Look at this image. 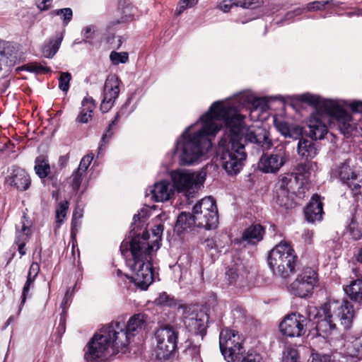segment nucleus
I'll return each mask as SVG.
<instances>
[{"label": "nucleus", "mask_w": 362, "mask_h": 362, "mask_svg": "<svg viewBox=\"0 0 362 362\" xmlns=\"http://www.w3.org/2000/svg\"><path fill=\"white\" fill-rule=\"evenodd\" d=\"M235 118L240 119L243 131L238 132L246 144H250L257 153L270 149L273 145L269 133L262 127L250 129L244 123L245 116L239 114L230 106L220 102L214 103L201 118L185 129L177 139L175 153L181 165H192L197 162L211 147V136H214L224 123L228 128V122Z\"/></svg>", "instance_id": "1"}, {"label": "nucleus", "mask_w": 362, "mask_h": 362, "mask_svg": "<svg viewBox=\"0 0 362 362\" xmlns=\"http://www.w3.org/2000/svg\"><path fill=\"white\" fill-rule=\"evenodd\" d=\"M127 337L117 324H108L95 334L85 349L88 362L107 359L118 353L127 352Z\"/></svg>", "instance_id": "2"}, {"label": "nucleus", "mask_w": 362, "mask_h": 362, "mask_svg": "<svg viewBox=\"0 0 362 362\" xmlns=\"http://www.w3.org/2000/svg\"><path fill=\"white\" fill-rule=\"evenodd\" d=\"M227 132L218 143V154L223 168L228 175H237L244 165L247 154L238 132L243 131L240 119L228 122Z\"/></svg>", "instance_id": "3"}, {"label": "nucleus", "mask_w": 362, "mask_h": 362, "mask_svg": "<svg viewBox=\"0 0 362 362\" xmlns=\"http://www.w3.org/2000/svg\"><path fill=\"white\" fill-rule=\"evenodd\" d=\"M148 238L145 233L142 238L134 236L130 242V251L132 259L128 263L131 269L135 272L131 280L142 290H146L153 281L151 253L153 246L146 241Z\"/></svg>", "instance_id": "4"}, {"label": "nucleus", "mask_w": 362, "mask_h": 362, "mask_svg": "<svg viewBox=\"0 0 362 362\" xmlns=\"http://www.w3.org/2000/svg\"><path fill=\"white\" fill-rule=\"evenodd\" d=\"M297 98L302 102L318 106L328 115L337 119L339 130L345 136L348 137L355 129L351 116L343 109L338 101L324 99L310 93L301 94Z\"/></svg>", "instance_id": "5"}, {"label": "nucleus", "mask_w": 362, "mask_h": 362, "mask_svg": "<svg viewBox=\"0 0 362 362\" xmlns=\"http://www.w3.org/2000/svg\"><path fill=\"white\" fill-rule=\"evenodd\" d=\"M298 257L291 245L281 241L269 252L268 264L273 274L286 279L295 272Z\"/></svg>", "instance_id": "6"}, {"label": "nucleus", "mask_w": 362, "mask_h": 362, "mask_svg": "<svg viewBox=\"0 0 362 362\" xmlns=\"http://www.w3.org/2000/svg\"><path fill=\"white\" fill-rule=\"evenodd\" d=\"M171 179L174 189L178 192H185L187 197H192L204 184L206 180V173L199 172L194 173L190 170L178 169L171 172Z\"/></svg>", "instance_id": "7"}, {"label": "nucleus", "mask_w": 362, "mask_h": 362, "mask_svg": "<svg viewBox=\"0 0 362 362\" xmlns=\"http://www.w3.org/2000/svg\"><path fill=\"white\" fill-rule=\"evenodd\" d=\"M243 339L239 333L230 329H223L219 335V346L222 355L228 362H235L245 352Z\"/></svg>", "instance_id": "8"}, {"label": "nucleus", "mask_w": 362, "mask_h": 362, "mask_svg": "<svg viewBox=\"0 0 362 362\" xmlns=\"http://www.w3.org/2000/svg\"><path fill=\"white\" fill-rule=\"evenodd\" d=\"M177 331L170 325L160 327L156 331L155 354L158 360L169 359L177 348Z\"/></svg>", "instance_id": "9"}, {"label": "nucleus", "mask_w": 362, "mask_h": 362, "mask_svg": "<svg viewBox=\"0 0 362 362\" xmlns=\"http://www.w3.org/2000/svg\"><path fill=\"white\" fill-rule=\"evenodd\" d=\"M317 283V275L311 268L305 269L292 282L290 291L296 296L306 298L310 296Z\"/></svg>", "instance_id": "10"}, {"label": "nucleus", "mask_w": 362, "mask_h": 362, "mask_svg": "<svg viewBox=\"0 0 362 362\" xmlns=\"http://www.w3.org/2000/svg\"><path fill=\"white\" fill-rule=\"evenodd\" d=\"M308 320L300 314L292 313L285 317L279 325L281 332L288 337H299L306 332Z\"/></svg>", "instance_id": "11"}, {"label": "nucleus", "mask_w": 362, "mask_h": 362, "mask_svg": "<svg viewBox=\"0 0 362 362\" xmlns=\"http://www.w3.org/2000/svg\"><path fill=\"white\" fill-rule=\"evenodd\" d=\"M208 315L194 307H185L183 322L186 327L196 334L203 335L206 332Z\"/></svg>", "instance_id": "12"}, {"label": "nucleus", "mask_w": 362, "mask_h": 362, "mask_svg": "<svg viewBox=\"0 0 362 362\" xmlns=\"http://www.w3.org/2000/svg\"><path fill=\"white\" fill-rule=\"evenodd\" d=\"M286 161V150L284 147L276 148L272 153H264L258 163V168L264 173H276Z\"/></svg>", "instance_id": "13"}, {"label": "nucleus", "mask_w": 362, "mask_h": 362, "mask_svg": "<svg viewBox=\"0 0 362 362\" xmlns=\"http://www.w3.org/2000/svg\"><path fill=\"white\" fill-rule=\"evenodd\" d=\"M148 317L144 313L134 314L132 316L125 326L119 322H112L110 324H117L122 328V331L127 337V351L131 337L135 336L144 331L147 327Z\"/></svg>", "instance_id": "14"}, {"label": "nucleus", "mask_w": 362, "mask_h": 362, "mask_svg": "<svg viewBox=\"0 0 362 362\" xmlns=\"http://www.w3.org/2000/svg\"><path fill=\"white\" fill-rule=\"evenodd\" d=\"M332 175L334 177H338L346 184L354 194L359 193L361 181L358 180V175L352 170L347 162L341 163L334 169Z\"/></svg>", "instance_id": "15"}, {"label": "nucleus", "mask_w": 362, "mask_h": 362, "mask_svg": "<svg viewBox=\"0 0 362 362\" xmlns=\"http://www.w3.org/2000/svg\"><path fill=\"white\" fill-rule=\"evenodd\" d=\"M119 83V79L115 76H111L107 78L104 86L103 98L100 105V110L103 112H108L118 98Z\"/></svg>", "instance_id": "16"}, {"label": "nucleus", "mask_w": 362, "mask_h": 362, "mask_svg": "<svg viewBox=\"0 0 362 362\" xmlns=\"http://www.w3.org/2000/svg\"><path fill=\"white\" fill-rule=\"evenodd\" d=\"M329 304H336V310H333L339 318L341 325L344 329H349L352 326L354 319L356 316V310L352 304L347 300L339 302H330Z\"/></svg>", "instance_id": "17"}, {"label": "nucleus", "mask_w": 362, "mask_h": 362, "mask_svg": "<svg viewBox=\"0 0 362 362\" xmlns=\"http://www.w3.org/2000/svg\"><path fill=\"white\" fill-rule=\"evenodd\" d=\"M336 304L325 305L322 309L324 316H320L317 322L316 329L320 336L325 337L331 334L336 328V325L332 319V310H336Z\"/></svg>", "instance_id": "18"}, {"label": "nucleus", "mask_w": 362, "mask_h": 362, "mask_svg": "<svg viewBox=\"0 0 362 362\" xmlns=\"http://www.w3.org/2000/svg\"><path fill=\"white\" fill-rule=\"evenodd\" d=\"M173 194L174 187L170 182L167 180L156 182L150 189L151 199L158 202H163L170 199ZM146 196H149V194H146Z\"/></svg>", "instance_id": "19"}, {"label": "nucleus", "mask_w": 362, "mask_h": 362, "mask_svg": "<svg viewBox=\"0 0 362 362\" xmlns=\"http://www.w3.org/2000/svg\"><path fill=\"white\" fill-rule=\"evenodd\" d=\"M192 212L194 215L207 214L211 218V224L218 219L216 200L211 197H204L198 202L193 207Z\"/></svg>", "instance_id": "20"}, {"label": "nucleus", "mask_w": 362, "mask_h": 362, "mask_svg": "<svg viewBox=\"0 0 362 362\" xmlns=\"http://www.w3.org/2000/svg\"><path fill=\"white\" fill-rule=\"evenodd\" d=\"M305 219L310 223L320 221L322 218L323 209L320 197L313 194L310 202L304 209Z\"/></svg>", "instance_id": "21"}, {"label": "nucleus", "mask_w": 362, "mask_h": 362, "mask_svg": "<svg viewBox=\"0 0 362 362\" xmlns=\"http://www.w3.org/2000/svg\"><path fill=\"white\" fill-rule=\"evenodd\" d=\"M7 181L20 191H25L30 185V178L27 172L18 167L13 168Z\"/></svg>", "instance_id": "22"}, {"label": "nucleus", "mask_w": 362, "mask_h": 362, "mask_svg": "<svg viewBox=\"0 0 362 362\" xmlns=\"http://www.w3.org/2000/svg\"><path fill=\"white\" fill-rule=\"evenodd\" d=\"M265 228L259 223L252 224L244 230L240 242L255 245L263 240Z\"/></svg>", "instance_id": "23"}, {"label": "nucleus", "mask_w": 362, "mask_h": 362, "mask_svg": "<svg viewBox=\"0 0 362 362\" xmlns=\"http://www.w3.org/2000/svg\"><path fill=\"white\" fill-rule=\"evenodd\" d=\"M17 60V54L14 45L9 42H4L0 47V72L3 66L11 68Z\"/></svg>", "instance_id": "24"}, {"label": "nucleus", "mask_w": 362, "mask_h": 362, "mask_svg": "<svg viewBox=\"0 0 362 362\" xmlns=\"http://www.w3.org/2000/svg\"><path fill=\"white\" fill-rule=\"evenodd\" d=\"M309 128L308 136L315 140L322 139L327 133V128L320 116L318 115L313 116L308 124Z\"/></svg>", "instance_id": "25"}, {"label": "nucleus", "mask_w": 362, "mask_h": 362, "mask_svg": "<svg viewBox=\"0 0 362 362\" xmlns=\"http://www.w3.org/2000/svg\"><path fill=\"white\" fill-rule=\"evenodd\" d=\"M274 125L277 131L285 138L298 139L303 134V129L298 125H289L288 122L274 119Z\"/></svg>", "instance_id": "26"}, {"label": "nucleus", "mask_w": 362, "mask_h": 362, "mask_svg": "<svg viewBox=\"0 0 362 362\" xmlns=\"http://www.w3.org/2000/svg\"><path fill=\"white\" fill-rule=\"evenodd\" d=\"M297 151L299 156L307 161L313 159L317 155L319 148L313 141L303 139L298 141Z\"/></svg>", "instance_id": "27"}, {"label": "nucleus", "mask_w": 362, "mask_h": 362, "mask_svg": "<svg viewBox=\"0 0 362 362\" xmlns=\"http://www.w3.org/2000/svg\"><path fill=\"white\" fill-rule=\"evenodd\" d=\"M95 108V100L91 97H86L81 102L80 112L76 118V122L81 124H86L92 118L93 111Z\"/></svg>", "instance_id": "28"}, {"label": "nucleus", "mask_w": 362, "mask_h": 362, "mask_svg": "<svg viewBox=\"0 0 362 362\" xmlns=\"http://www.w3.org/2000/svg\"><path fill=\"white\" fill-rule=\"evenodd\" d=\"M119 8L122 10L121 20L112 21L109 23L108 28H110L120 23H125L133 20L136 13V8L132 4L130 0H121L119 4Z\"/></svg>", "instance_id": "29"}, {"label": "nucleus", "mask_w": 362, "mask_h": 362, "mask_svg": "<svg viewBox=\"0 0 362 362\" xmlns=\"http://www.w3.org/2000/svg\"><path fill=\"white\" fill-rule=\"evenodd\" d=\"M346 296L352 301L362 304V279H357L344 287Z\"/></svg>", "instance_id": "30"}, {"label": "nucleus", "mask_w": 362, "mask_h": 362, "mask_svg": "<svg viewBox=\"0 0 362 362\" xmlns=\"http://www.w3.org/2000/svg\"><path fill=\"white\" fill-rule=\"evenodd\" d=\"M196 226L197 220L195 215L189 212H182L177 217V222L175 226V230L178 233H182L189 228Z\"/></svg>", "instance_id": "31"}, {"label": "nucleus", "mask_w": 362, "mask_h": 362, "mask_svg": "<svg viewBox=\"0 0 362 362\" xmlns=\"http://www.w3.org/2000/svg\"><path fill=\"white\" fill-rule=\"evenodd\" d=\"M276 202L281 206H284L285 209H292L296 205L294 201V194L300 195L301 192L295 190V192L292 191H276Z\"/></svg>", "instance_id": "32"}, {"label": "nucleus", "mask_w": 362, "mask_h": 362, "mask_svg": "<svg viewBox=\"0 0 362 362\" xmlns=\"http://www.w3.org/2000/svg\"><path fill=\"white\" fill-rule=\"evenodd\" d=\"M63 40L62 33L57 34L54 38L45 43L42 48V53L46 58H52L57 52Z\"/></svg>", "instance_id": "33"}, {"label": "nucleus", "mask_w": 362, "mask_h": 362, "mask_svg": "<svg viewBox=\"0 0 362 362\" xmlns=\"http://www.w3.org/2000/svg\"><path fill=\"white\" fill-rule=\"evenodd\" d=\"M35 171L40 179H44L50 172V166L45 156L41 155L36 158L35 161Z\"/></svg>", "instance_id": "34"}, {"label": "nucleus", "mask_w": 362, "mask_h": 362, "mask_svg": "<svg viewBox=\"0 0 362 362\" xmlns=\"http://www.w3.org/2000/svg\"><path fill=\"white\" fill-rule=\"evenodd\" d=\"M297 177L292 175H282L278 182L276 191H292L295 192L294 185L297 184Z\"/></svg>", "instance_id": "35"}, {"label": "nucleus", "mask_w": 362, "mask_h": 362, "mask_svg": "<svg viewBox=\"0 0 362 362\" xmlns=\"http://www.w3.org/2000/svg\"><path fill=\"white\" fill-rule=\"evenodd\" d=\"M195 220H197V226L198 228H202L206 230L215 229L218 224V219L211 224V218H209L207 214H198V215H195Z\"/></svg>", "instance_id": "36"}, {"label": "nucleus", "mask_w": 362, "mask_h": 362, "mask_svg": "<svg viewBox=\"0 0 362 362\" xmlns=\"http://www.w3.org/2000/svg\"><path fill=\"white\" fill-rule=\"evenodd\" d=\"M68 209L69 202L67 201H62L56 206L55 216L57 228H59L61 224L64 222V220L66 216Z\"/></svg>", "instance_id": "37"}, {"label": "nucleus", "mask_w": 362, "mask_h": 362, "mask_svg": "<svg viewBox=\"0 0 362 362\" xmlns=\"http://www.w3.org/2000/svg\"><path fill=\"white\" fill-rule=\"evenodd\" d=\"M163 226L162 225L156 226V228H153L152 230L153 240H151V243H150L148 241L149 238H148L146 239V241L148 243V245L153 246V250L154 249V247H156V250H158L159 248V242L161 240V235L163 233ZM145 233H148V231H144L141 238H142L144 236V234ZM148 235H149V234H148ZM137 236L140 237L139 235H138ZM148 237H150V235H148Z\"/></svg>", "instance_id": "38"}, {"label": "nucleus", "mask_w": 362, "mask_h": 362, "mask_svg": "<svg viewBox=\"0 0 362 362\" xmlns=\"http://www.w3.org/2000/svg\"><path fill=\"white\" fill-rule=\"evenodd\" d=\"M31 235V230L23 223L21 230H16L15 243H26Z\"/></svg>", "instance_id": "39"}, {"label": "nucleus", "mask_w": 362, "mask_h": 362, "mask_svg": "<svg viewBox=\"0 0 362 362\" xmlns=\"http://www.w3.org/2000/svg\"><path fill=\"white\" fill-rule=\"evenodd\" d=\"M119 118V113L118 112L115 115V119L109 124V126H108L107 129H106L105 134L103 135V136L101 138L102 144H100V146L98 148L99 152L102 150L103 146L105 145L108 141V140L112 136L114 133L112 131V128L113 126H115L116 124V123L117 122Z\"/></svg>", "instance_id": "40"}, {"label": "nucleus", "mask_w": 362, "mask_h": 362, "mask_svg": "<svg viewBox=\"0 0 362 362\" xmlns=\"http://www.w3.org/2000/svg\"><path fill=\"white\" fill-rule=\"evenodd\" d=\"M310 164L308 162L298 164L296 168V176L297 180L302 177L303 180H307L310 175Z\"/></svg>", "instance_id": "41"}, {"label": "nucleus", "mask_w": 362, "mask_h": 362, "mask_svg": "<svg viewBox=\"0 0 362 362\" xmlns=\"http://www.w3.org/2000/svg\"><path fill=\"white\" fill-rule=\"evenodd\" d=\"M110 59L113 65L125 64L129 60V54L126 52H117L115 51H112L110 53Z\"/></svg>", "instance_id": "42"}, {"label": "nucleus", "mask_w": 362, "mask_h": 362, "mask_svg": "<svg viewBox=\"0 0 362 362\" xmlns=\"http://www.w3.org/2000/svg\"><path fill=\"white\" fill-rule=\"evenodd\" d=\"M323 354L320 352H313L311 354L312 361L311 362H333V358L335 357V354Z\"/></svg>", "instance_id": "43"}, {"label": "nucleus", "mask_w": 362, "mask_h": 362, "mask_svg": "<svg viewBox=\"0 0 362 362\" xmlns=\"http://www.w3.org/2000/svg\"><path fill=\"white\" fill-rule=\"evenodd\" d=\"M250 102L252 107L251 115L257 110L264 111L268 107L267 102L264 98H252Z\"/></svg>", "instance_id": "44"}, {"label": "nucleus", "mask_w": 362, "mask_h": 362, "mask_svg": "<svg viewBox=\"0 0 362 362\" xmlns=\"http://www.w3.org/2000/svg\"><path fill=\"white\" fill-rule=\"evenodd\" d=\"M85 175H86L85 173H83L82 172H79L77 170H76L73 173V174L71 175V185L74 192H76L79 189L80 186L81 185V182L83 181Z\"/></svg>", "instance_id": "45"}, {"label": "nucleus", "mask_w": 362, "mask_h": 362, "mask_svg": "<svg viewBox=\"0 0 362 362\" xmlns=\"http://www.w3.org/2000/svg\"><path fill=\"white\" fill-rule=\"evenodd\" d=\"M71 79V74L69 72H62L59 78V88L64 93H66L69 89V83Z\"/></svg>", "instance_id": "46"}, {"label": "nucleus", "mask_w": 362, "mask_h": 362, "mask_svg": "<svg viewBox=\"0 0 362 362\" xmlns=\"http://www.w3.org/2000/svg\"><path fill=\"white\" fill-rule=\"evenodd\" d=\"M52 14L59 16L64 21V23L67 25L72 18L73 13L70 8H64L61 9L54 10Z\"/></svg>", "instance_id": "47"}, {"label": "nucleus", "mask_w": 362, "mask_h": 362, "mask_svg": "<svg viewBox=\"0 0 362 362\" xmlns=\"http://www.w3.org/2000/svg\"><path fill=\"white\" fill-rule=\"evenodd\" d=\"M233 4L236 6H240L243 8L254 9L261 5L262 1L261 0H233Z\"/></svg>", "instance_id": "48"}, {"label": "nucleus", "mask_w": 362, "mask_h": 362, "mask_svg": "<svg viewBox=\"0 0 362 362\" xmlns=\"http://www.w3.org/2000/svg\"><path fill=\"white\" fill-rule=\"evenodd\" d=\"M17 70H26L30 72H34V73H40V72H44L47 73L49 71V69L47 67H45L40 64H27L24 65L20 68H18Z\"/></svg>", "instance_id": "49"}, {"label": "nucleus", "mask_w": 362, "mask_h": 362, "mask_svg": "<svg viewBox=\"0 0 362 362\" xmlns=\"http://www.w3.org/2000/svg\"><path fill=\"white\" fill-rule=\"evenodd\" d=\"M298 352L294 349H286L282 354L281 362H297Z\"/></svg>", "instance_id": "50"}, {"label": "nucleus", "mask_w": 362, "mask_h": 362, "mask_svg": "<svg viewBox=\"0 0 362 362\" xmlns=\"http://www.w3.org/2000/svg\"><path fill=\"white\" fill-rule=\"evenodd\" d=\"M239 270L238 267H232L226 272V278L228 281L229 284L236 282L239 276Z\"/></svg>", "instance_id": "51"}, {"label": "nucleus", "mask_w": 362, "mask_h": 362, "mask_svg": "<svg viewBox=\"0 0 362 362\" xmlns=\"http://www.w3.org/2000/svg\"><path fill=\"white\" fill-rule=\"evenodd\" d=\"M93 157V154L92 153H89L83 156L80 161L77 170L86 174V170L88 168L90 163L92 162Z\"/></svg>", "instance_id": "52"}, {"label": "nucleus", "mask_w": 362, "mask_h": 362, "mask_svg": "<svg viewBox=\"0 0 362 362\" xmlns=\"http://www.w3.org/2000/svg\"><path fill=\"white\" fill-rule=\"evenodd\" d=\"M148 216V210L146 209H141L138 214H134L133 217V225H136L138 222L139 223H142V226L145 223L146 218Z\"/></svg>", "instance_id": "53"}, {"label": "nucleus", "mask_w": 362, "mask_h": 362, "mask_svg": "<svg viewBox=\"0 0 362 362\" xmlns=\"http://www.w3.org/2000/svg\"><path fill=\"white\" fill-rule=\"evenodd\" d=\"M155 302L157 305L170 306L173 303V300L166 293H161L156 298Z\"/></svg>", "instance_id": "54"}, {"label": "nucleus", "mask_w": 362, "mask_h": 362, "mask_svg": "<svg viewBox=\"0 0 362 362\" xmlns=\"http://www.w3.org/2000/svg\"><path fill=\"white\" fill-rule=\"evenodd\" d=\"M241 362H264L262 356L255 352H248L247 355L243 358Z\"/></svg>", "instance_id": "55"}, {"label": "nucleus", "mask_w": 362, "mask_h": 362, "mask_svg": "<svg viewBox=\"0 0 362 362\" xmlns=\"http://www.w3.org/2000/svg\"><path fill=\"white\" fill-rule=\"evenodd\" d=\"M35 279L27 276L26 282L23 288L21 304L23 305L26 300L30 287L33 286Z\"/></svg>", "instance_id": "56"}, {"label": "nucleus", "mask_w": 362, "mask_h": 362, "mask_svg": "<svg viewBox=\"0 0 362 362\" xmlns=\"http://www.w3.org/2000/svg\"><path fill=\"white\" fill-rule=\"evenodd\" d=\"M198 0H182L181 1L178 6L177 8L176 13L177 15H180L184 10H185L187 8H191L194 6L197 3Z\"/></svg>", "instance_id": "57"}, {"label": "nucleus", "mask_w": 362, "mask_h": 362, "mask_svg": "<svg viewBox=\"0 0 362 362\" xmlns=\"http://www.w3.org/2000/svg\"><path fill=\"white\" fill-rule=\"evenodd\" d=\"M95 30V27L93 25L85 27L82 30V35L84 37L83 41L88 42L90 40L93 39Z\"/></svg>", "instance_id": "58"}, {"label": "nucleus", "mask_w": 362, "mask_h": 362, "mask_svg": "<svg viewBox=\"0 0 362 362\" xmlns=\"http://www.w3.org/2000/svg\"><path fill=\"white\" fill-rule=\"evenodd\" d=\"M329 3L328 1H313L312 3H310L307 6V10L308 11H315V10H319L322 8H324L326 4Z\"/></svg>", "instance_id": "59"}, {"label": "nucleus", "mask_w": 362, "mask_h": 362, "mask_svg": "<svg viewBox=\"0 0 362 362\" xmlns=\"http://www.w3.org/2000/svg\"><path fill=\"white\" fill-rule=\"evenodd\" d=\"M40 272V265L37 262H33L30 267L28 277L35 279Z\"/></svg>", "instance_id": "60"}, {"label": "nucleus", "mask_w": 362, "mask_h": 362, "mask_svg": "<svg viewBox=\"0 0 362 362\" xmlns=\"http://www.w3.org/2000/svg\"><path fill=\"white\" fill-rule=\"evenodd\" d=\"M233 5V0H224L220 3L219 8L223 12H228Z\"/></svg>", "instance_id": "61"}, {"label": "nucleus", "mask_w": 362, "mask_h": 362, "mask_svg": "<svg viewBox=\"0 0 362 362\" xmlns=\"http://www.w3.org/2000/svg\"><path fill=\"white\" fill-rule=\"evenodd\" d=\"M353 112L362 113V102L354 101L349 104Z\"/></svg>", "instance_id": "62"}, {"label": "nucleus", "mask_w": 362, "mask_h": 362, "mask_svg": "<svg viewBox=\"0 0 362 362\" xmlns=\"http://www.w3.org/2000/svg\"><path fill=\"white\" fill-rule=\"evenodd\" d=\"M52 2V0H37V7L40 10L48 9L51 6Z\"/></svg>", "instance_id": "63"}, {"label": "nucleus", "mask_w": 362, "mask_h": 362, "mask_svg": "<svg viewBox=\"0 0 362 362\" xmlns=\"http://www.w3.org/2000/svg\"><path fill=\"white\" fill-rule=\"evenodd\" d=\"M302 13V9L297 8L293 11H289L286 13L285 18L286 19H291L295 16H298Z\"/></svg>", "instance_id": "64"}]
</instances>
